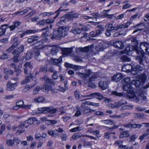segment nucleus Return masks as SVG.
Instances as JSON below:
<instances>
[{"mask_svg":"<svg viewBox=\"0 0 149 149\" xmlns=\"http://www.w3.org/2000/svg\"><path fill=\"white\" fill-rule=\"evenodd\" d=\"M145 92L143 91L142 89H140L137 92L138 96L137 97L133 89L130 90V91L127 92V95L129 98L134 99L136 102H138L140 100L146 101V97L143 95Z\"/></svg>","mask_w":149,"mask_h":149,"instance_id":"f257e3e1","label":"nucleus"},{"mask_svg":"<svg viewBox=\"0 0 149 149\" xmlns=\"http://www.w3.org/2000/svg\"><path fill=\"white\" fill-rule=\"evenodd\" d=\"M147 72L143 73L139 77L138 79H135L131 81V84L134 85L136 87L139 86L141 84L144 83L146 79Z\"/></svg>","mask_w":149,"mask_h":149,"instance_id":"f03ea898","label":"nucleus"},{"mask_svg":"<svg viewBox=\"0 0 149 149\" xmlns=\"http://www.w3.org/2000/svg\"><path fill=\"white\" fill-rule=\"evenodd\" d=\"M57 111L56 108H54L52 107H45L39 108L38 109V111L36 113H46L47 112L51 113H55Z\"/></svg>","mask_w":149,"mask_h":149,"instance_id":"7ed1b4c3","label":"nucleus"},{"mask_svg":"<svg viewBox=\"0 0 149 149\" xmlns=\"http://www.w3.org/2000/svg\"><path fill=\"white\" fill-rule=\"evenodd\" d=\"M136 53L138 55L136 57V59L137 61L139 63L143 65V62L146 61V57L143 54L141 51L138 50H136Z\"/></svg>","mask_w":149,"mask_h":149,"instance_id":"20e7f679","label":"nucleus"},{"mask_svg":"<svg viewBox=\"0 0 149 149\" xmlns=\"http://www.w3.org/2000/svg\"><path fill=\"white\" fill-rule=\"evenodd\" d=\"M139 47L144 53L149 54V43L146 42H141Z\"/></svg>","mask_w":149,"mask_h":149,"instance_id":"39448f33","label":"nucleus"},{"mask_svg":"<svg viewBox=\"0 0 149 149\" xmlns=\"http://www.w3.org/2000/svg\"><path fill=\"white\" fill-rule=\"evenodd\" d=\"M61 8H60L58 10L54 13H53L52 12H45L41 13L40 14V15L42 17H45L47 16H49L51 15L56 14V16L54 17V19L57 18L59 15L60 14V12L62 10H61Z\"/></svg>","mask_w":149,"mask_h":149,"instance_id":"423d86ee","label":"nucleus"},{"mask_svg":"<svg viewBox=\"0 0 149 149\" xmlns=\"http://www.w3.org/2000/svg\"><path fill=\"white\" fill-rule=\"evenodd\" d=\"M76 74L80 77L82 79L85 80L91 74V71L88 69L86 70L85 73H82L79 72H77Z\"/></svg>","mask_w":149,"mask_h":149,"instance_id":"0eeeda50","label":"nucleus"},{"mask_svg":"<svg viewBox=\"0 0 149 149\" xmlns=\"http://www.w3.org/2000/svg\"><path fill=\"white\" fill-rule=\"evenodd\" d=\"M12 42H14V43L11 46L6 50V52H8L9 53L11 52L20 43L17 38L16 37L14 38L12 40Z\"/></svg>","mask_w":149,"mask_h":149,"instance_id":"6e6552de","label":"nucleus"},{"mask_svg":"<svg viewBox=\"0 0 149 149\" xmlns=\"http://www.w3.org/2000/svg\"><path fill=\"white\" fill-rule=\"evenodd\" d=\"M58 29L61 31L60 33L62 37H64L67 35L69 28L68 27L63 26L59 27Z\"/></svg>","mask_w":149,"mask_h":149,"instance_id":"1a4fd4ad","label":"nucleus"},{"mask_svg":"<svg viewBox=\"0 0 149 149\" xmlns=\"http://www.w3.org/2000/svg\"><path fill=\"white\" fill-rule=\"evenodd\" d=\"M131 69L132 73L134 75L137 74L139 71H141L144 69L143 68L138 65H137L136 66L133 65V66H131Z\"/></svg>","mask_w":149,"mask_h":149,"instance_id":"9d476101","label":"nucleus"},{"mask_svg":"<svg viewBox=\"0 0 149 149\" xmlns=\"http://www.w3.org/2000/svg\"><path fill=\"white\" fill-rule=\"evenodd\" d=\"M124 26V24H122L120 25H117L116 26H113L112 24H107L105 26V27L109 28L112 30H117L121 29Z\"/></svg>","mask_w":149,"mask_h":149,"instance_id":"9b49d317","label":"nucleus"},{"mask_svg":"<svg viewBox=\"0 0 149 149\" xmlns=\"http://www.w3.org/2000/svg\"><path fill=\"white\" fill-rule=\"evenodd\" d=\"M123 126L127 128H139L142 126V125L141 124H132L130 122L127 124H124Z\"/></svg>","mask_w":149,"mask_h":149,"instance_id":"f8f14e48","label":"nucleus"},{"mask_svg":"<svg viewBox=\"0 0 149 149\" xmlns=\"http://www.w3.org/2000/svg\"><path fill=\"white\" fill-rule=\"evenodd\" d=\"M17 86V83H13L10 81H8L6 85V90L10 91L14 90L15 89V87Z\"/></svg>","mask_w":149,"mask_h":149,"instance_id":"ddd939ff","label":"nucleus"},{"mask_svg":"<svg viewBox=\"0 0 149 149\" xmlns=\"http://www.w3.org/2000/svg\"><path fill=\"white\" fill-rule=\"evenodd\" d=\"M109 82L106 80H102L99 82V86L102 89L104 90L108 87Z\"/></svg>","mask_w":149,"mask_h":149,"instance_id":"4468645a","label":"nucleus"},{"mask_svg":"<svg viewBox=\"0 0 149 149\" xmlns=\"http://www.w3.org/2000/svg\"><path fill=\"white\" fill-rule=\"evenodd\" d=\"M60 31L58 30L56 31H54L52 35H51V38L52 39H60L62 37L60 32Z\"/></svg>","mask_w":149,"mask_h":149,"instance_id":"2eb2a0df","label":"nucleus"},{"mask_svg":"<svg viewBox=\"0 0 149 149\" xmlns=\"http://www.w3.org/2000/svg\"><path fill=\"white\" fill-rule=\"evenodd\" d=\"M113 45L115 47L120 49H123L124 47V44L121 41H117L114 42Z\"/></svg>","mask_w":149,"mask_h":149,"instance_id":"dca6fc26","label":"nucleus"},{"mask_svg":"<svg viewBox=\"0 0 149 149\" xmlns=\"http://www.w3.org/2000/svg\"><path fill=\"white\" fill-rule=\"evenodd\" d=\"M124 75H123L120 73H119L112 77V80L113 81L118 82L120 81L121 79L124 78Z\"/></svg>","mask_w":149,"mask_h":149,"instance_id":"f3484780","label":"nucleus"},{"mask_svg":"<svg viewBox=\"0 0 149 149\" xmlns=\"http://www.w3.org/2000/svg\"><path fill=\"white\" fill-rule=\"evenodd\" d=\"M25 68L24 69V72L25 74H27L28 73L29 71L30 72V70L28 69V68L29 67V69L31 70L33 68L32 65L31 64L30 62H26L24 65Z\"/></svg>","mask_w":149,"mask_h":149,"instance_id":"a211bd4d","label":"nucleus"},{"mask_svg":"<svg viewBox=\"0 0 149 149\" xmlns=\"http://www.w3.org/2000/svg\"><path fill=\"white\" fill-rule=\"evenodd\" d=\"M93 47V44L90 46H87L83 48H79L77 49L78 50L82 52H86L90 50Z\"/></svg>","mask_w":149,"mask_h":149,"instance_id":"6ab92c4d","label":"nucleus"},{"mask_svg":"<svg viewBox=\"0 0 149 149\" xmlns=\"http://www.w3.org/2000/svg\"><path fill=\"white\" fill-rule=\"evenodd\" d=\"M95 111V110L90 109L89 107H86L83 109L82 113L83 114L85 115L89 113L93 112Z\"/></svg>","mask_w":149,"mask_h":149,"instance_id":"aec40b11","label":"nucleus"},{"mask_svg":"<svg viewBox=\"0 0 149 149\" xmlns=\"http://www.w3.org/2000/svg\"><path fill=\"white\" fill-rule=\"evenodd\" d=\"M63 54L67 56L71 54L72 52L71 49L68 48H64L62 49Z\"/></svg>","mask_w":149,"mask_h":149,"instance_id":"412c9836","label":"nucleus"},{"mask_svg":"<svg viewBox=\"0 0 149 149\" xmlns=\"http://www.w3.org/2000/svg\"><path fill=\"white\" fill-rule=\"evenodd\" d=\"M81 96L84 97H89L91 96L95 97L97 96L101 97L102 99L104 98V97L100 93H91L90 95H88L84 96L82 95Z\"/></svg>","mask_w":149,"mask_h":149,"instance_id":"4be33fe9","label":"nucleus"},{"mask_svg":"<svg viewBox=\"0 0 149 149\" xmlns=\"http://www.w3.org/2000/svg\"><path fill=\"white\" fill-rule=\"evenodd\" d=\"M33 102L37 103H43L45 101V99L42 96L33 99Z\"/></svg>","mask_w":149,"mask_h":149,"instance_id":"5701e85b","label":"nucleus"},{"mask_svg":"<svg viewBox=\"0 0 149 149\" xmlns=\"http://www.w3.org/2000/svg\"><path fill=\"white\" fill-rule=\"evenodd\" d=\"M123 88L124 90L128 92L130 91V90H132L133 89L132 88L130 84H123Z\"/></svg>","mask_w":149,"mask_h":149,"instance_id":"b1692460","label":"nucleus"},{"mask_svg":"<svg viewBox=\"0 0 149 149\" xmlns=\"http://www.w3.org/2000/svg\"><path fill=\"white\" fill-rule=\"evenodd\" d=\"M42 88V90L46 93H48L51 89L52 87L49 85L45 84Z\"/></svg>","mask_w":149,"mask_h":149,"instance_id":"393cba45","label":"nucleus"},{"mask_svg":"<svg viewBox=\"0 0 149 149\" xmlns=\"http://www.w3.org/2000/svg\"><path fill=\"white\" fill-rule=\"evenodd\" d=\"M96 50L98 51H102L105 49L104 46H103V45L101 43H99L95 47Z\"/></svg>","mask_w":149,"mask_h":149,"instance_id":"a878e982","label":"nucleus"},{"mask_svg":"<svg viewBox=\"0 0 149 149\" xmlns=\"http://www.w3.org/2000/svg\"><path fill=\"white\" fill-rule=\"evenodd\" d=\"M36 32L35 30H27L24 33L21 34L20 36V38H22L26 34L34 33Z\"/></svg>","mask_w":149,"mask_h":149,"instance_id":"bb28decb","label":"nucleus"},{"mask_svg":"<svg viewBox=\"0 0 149 149\" xmlns=\"http://www.w3.org/2000/svg\"><path fill=\"white\" fill-rule=\"evenodd\" d=\"M38 40V37L33 36H31L30 38H28L27 41L29 43H31Z\"/></svg>","mask_w":149,"mask_h":149,"instance_id":"cd10ccee","label":"nucleus"},{"mask_svg":"<svg viewBox=\"0 0 149 149\" xmlns=\"http://www.w3.org/2000/svg\"><path fill=\"white\" fill-rule=\"evenodd\" d=\"M52 59L54 64L58 66H59L60 64L62 61V58L61 56L58 59L52 58Z\"/></svg>","mask_w":149,"mask_h":149,"instance_id":"c85d7f7f","label":"nucleus"},{"mask_svg":"<svg viewBox=\"0 0 149 149\" xmlns=\"http://www.w3.org/2000/svg\"><path fill=\"white\" fill-rule=\"evenodd\" d=\"M139 26L138 28H139L138 29L134 30L133 31V33H136L139 31L142 30L143 29H144L145 28V24L144 23H141L139 24H138L137 25L134 26V27H136L137 26Z\"/></svg>","mask_w":149,"mask_h":149,"instance_id":"c756f323","label":"nucleus"},{"mask_svg":"<svg viewBox=\"0 0 149 149\" xmlns=\"http://www.w3.org/2000/svg\"><path fill=\"white\" fill-rule=\"evenodd\" d=\"M43 44V42L42 40H40L35 42L34 44V46L36 47L37 49H42V45Z\"/></svg>","mask_w":149,"mask_h":149,"instance_id":"7c9ffc66","label":"nucleus"},{"mask_svg":"<svg viewBox=\"0 0 149 149\" xmlns=\"http://www.w3.org/2000/svg\"><path fill=\"white\" fill-rule=\"evenodd\" d=\"M36 85V83L34 84L33 85H31L30 86L28 85H26L25 86L24 88L22 90V91L24 93L26 92L30 88H32Z\"/></svg>","mask_w":149,"mask_h":149,"instance_id":"2f4dec72","label":"nucleus"},{"mask_svg":"<svg viewBox=\"0 0 149 149\" xmlns=\"http://www.w3.org/2000/svg\"><path fill=\"white\" fill-rule=\"evenodd\" d=\"M79 16V15L77 13H74L73 14H70L68 15L67 18L68 19H72L73 18H78Z\"/></svg>","mask_w":149,"mask_h":149,"instance_id":"473e14b6","label":"nucleus"},{"mask_svg":"<svg viewBox=\"0 0 149 149\" xmlns=\"http://www.w3.org/2000/svg\"><path fill=\"white\" fill-rule=\"evenodd\" d=\"M83 135H80L78 133H76L72 135L70 138V140H76L80 138L81 137H82Z\"/></svg>","mask_w":149,"mask_h":149,"instance_id":"72a5a7b5","label":"nucleus"},{"mask_svg":"<svg viewBox=\"0 0 149 149\" xmlns=\"http://www.w3.org/2000/svg\"><path fill=\"white\" fill-rule=\"evenodd\" d=\"M86 28L85 27L82 28L81 29L77 28L73 30V32L75 34H80L82 30L86 31Z\"/></svg>","mask_w":149,"mask_h":149,"instance_id":"f704fd0d","label":"nucleus"},{"mask_svg":"<svg viewBox=\"0 0 149 149\" xmlns=\"http://www.w3.org/2000/svg\"><path fill=\"white\" fill-rule=\"evenodd\" d=\"M36 119L35 118H30L28 120L25 121V123H27L31 125L33 124L34 121H36Z\"/></svg>","mask_w":149,"mask_h":149,"instance_id":"c9c22d12","label":"nucleus"},{"mask_svg":"<svg viewBox=\"0 0 149 149\" xmlns=\"http://www.w3.org/2000/svg\"><path fill=\"white\" fill-rule=\"evenodd\" d=\"M42 89V88L40 86H37L34 89L33 92V94L35 95L39 93V91L40 90Z\"/></svg>","mask_w":149,"mask_h":149,"instance_id":"e433bc0d","label":"nucleus"},{"mask_svg":"<svg viewBox=\"0 0 149 149\" xmlns=\"http://www.w3.org/2000/svg\"><path fill=\"white\" fill-rule=\"evenodd\" d=\"M33 56V53L31 52H29L26 54V58L27 60H29Z\"/></svg>","mask_w":149,"mask_h":149,"instance_id":"4c0bfd02","label":"nucleus"},{"mask_svg":"<svg viewBox=\"0 0 149 149\" xmlns=\"http://www.w3.org/2000/svg\"><path fill=\"white\" fill-rule=\"evenodd\" d=\"M28 11V10L27 9H24V10L22 11H18L14 13L13 14V15H22L24 14V13H27Z\"/></svg>","mask_w":149,"mask_h":149,"instance_id":"58836bf2","label":"nucleus"},{"mask_svg":"<svg viewBox=\"0 0 149 149\" xmlns=\"http://www.w3.org/2000/svg\"><path fill=\"white\" fill-rule=\"evenodd\" d=\"M58 51V49L57 47H54L52 49L51 51V54L52 55H56Z\"/></svg>","mask_w":149,"mask_h":149,"instance_id":"ea45409f","label":"nucleus"},{"mask_svg":"<svg viewBox=\"0 0 149 149\" xmlns=\"http://www.w3.org/2000/svg\"><path fill=\"white\" fill-rule=\"evenodd\" d=\"M85 103L86 104L92 106L98 107L100 106V104L99 103H93L88 101H85Z\"/></svg>","mask_w":149,"mask_h":149,"instance_id":"a19ab883","label":"nucleus"},{"mask_svg":"<svg viewBox=\"0 0 149 149\" xmlns=\"http://www.w3.org/2000/svg\"><path fill=\"white\" fill-rule=\"evenodd\" d=\"M8 25L7 24H5L1 25L0 27V37L2 35L4 34V32L5 31V29H2V28L5 26H8Z\"/></svg>","mask_w":149,"mask_h":149,"instance_id":"79ce46f5","label":"nucleus"},{"mask_svg":"<svg viewBox=\"0 0 149 149\" xmlns=\"http://www.w3.org/2000/svg\"><path fill=\"white\" fill-rule=\"evenodd\" d=\"M102 123L105 125H111L113 124V122L111 120H107L102 121Z\"/></svg>","mask_w":149,"mask_h":149,"instance_id":"37998d69","label":"nucleus"},{"mask_svg":"<svg viewBox=\"0 0 149 149\" xmlns=\"http://www.w3.org/2000/svg\"><path fill=\"white\" fill-rule=\"evenodd\" d=\"M121 59L123 61L128 62L131 60L130 58L126 55L123 56L121 57Z\"/></svg>","mask_w":149,"mask_h":149,"instance_id":"c03bdc74","label":"nucleus"},{"mask_svg":"<svg viewBox=\"0 0 149 149\" xmlns=\"http://www.w3.org/2000/svg\"><path fill=\"white\" fill-rule=\"evenodd\" d=\"M44 79L45 82L47 84H54V81L53 80L50 79L47 77L44 78Z\"/></svg>","mask_w":149,"mask_h":149,"instance_id":"a18cd8bd","label":"nucleus"},{"mask_svg":"<svg viewBox=\"0 0 149 149\" xmlns=\"http://www.w3.org/2000/svg\"><path fill=\"white\" fill-rule=\"evenodd\" d=\"M6 144L8 146H13L14 144L13 140H12V139H10L7 140Z\"/></svg>","mask_w":149,"mask_h":149,"instance_id":"49530a36","label":"nucleus"},{"mask_svg":"<svg viewBox=\"0 0 149 149\" xmlns=\"http://www.w3.org/2000/svg\"><path fill=\"white\" fill-rule=\"evenodd\" d=\"M148 134H149V129L147 130L146 132L143 134L142 136H140L139 137V139L142 140L145 137L147 136Z\"/></svg>","mask_w":149,"mask_h":149,"instance_id":"de8ad7c7","label":"nucleus"},{"mask_svg":"<svg viewBox=\"0 0 149 149\" xmlns=\"http://www.w3.org/2000/svg\"><path fill=\"white\" fill-rule=\"evenodd\" d=\"M16 104L19 108H22L24 104V102L22 101H19L16 102Z\"/></svg>","mask_w":149,"mask_h":149,"instance_id":"09e8293b","label":"nucleus"},{"mask_svg":"<svg viewBox=\"0 0 149 149\" xmlns=\"http://www.w3.org/2000/svg\"><path fill=\"white\" fill-rule=\"evenodd\" d=\"M61 140L62 141H65L67 139L68 136L66 134H63L60 136Z\"/></svg>","mask_w":149,"mask_h":149,"instance_id":"8fccbe9b","label":"nucleus"},{"mask_svg":"<svg viewBox=\"0 0 149 149\" xmlns=\"http://www.w3.org/2000/svg\"><path fill=\"white\" fill-rule=\"evenodd\" d=\"M111 93L115 96H118L119 97H121L123 95V93H118L116 91H112Z\"/></svg>","mask_w":149,"mask_h":149,"instance_id":"3c124183","label":"nucleus"},{"mask_svg":"<svg viewBox=\"0 0 149 149\" xmlns=\"http://www.w3.org/2000/svg\"><path fill=\"white\" fill-rule=\"evenodd\" d=\"M130 114L129 113H124L119 115H114V117L116 118H123L126 116H128Z\"/></svg>","mask_w":149,"mask_h":149,"instance_id":"603ef678","label":"nucleus"},{"mask_svg":"<svg viewBox=\"0 0 149 149\" xmlns=\"http://www.w3.org/2000/svg\"><path fill=\"white\" fill-rule=\"evenodd\" d=\"M35 138L37 140H42V135L40 133H38L35 135Z\"/></svg>","mask_w":149,"mask_h":149,"instance_id":"864d4df0","label":"nucleus"},{"mask_svg":"<svg viewBox=\"0 0 149 149\" xmlns=\"http://www.w3.org/2000/svg\"><path fill=\"white\" fill-rule=\"evenodd\" d=\"M74 95L76 99L79 100L80 97V92L78 90H77L74 93Z\"/></svg>","mask_w":149,"mask_h":149,"instance_id":"5fc2aeb1","label":"nucleus"},{"mask_svg":"<svg viewBox=\"0 0 149 149\" xmlns=\"http://www.w3.org/2000/svg\"><path fill=\"white\" fill-rule=\"evenodd\" d=\"M4 72L6 74L8 73L9 74L12 75L13 74V71L12 70H9L7 69L6 68L4 69Z\"/></svg>","mask_w":149,"mask_h":149,"instance_id":"6e6d98bb","label":"nucleus"},{"mask_svg":"<svg viewBox=\"0 0 149 149\" xmlns=\"http://www.w3.org/2000/svg\"><path fill=\"white\" fill-rule=\"evenodd\" d=\"M19 54L17 53L15 56L12 58V59L13 61L15 62H18V58L19 56Z\"/></svg>","mask_w":149,"mask_h":149,"instance_id":"4d7b16f0","label":"nucleus"},{"mask_svg":"<svg viewBox=\"0 0 149 149\" xmlns=\"http://www.w3.org/2000/svg\"><path fill=\"white\" fill-rule=\"evenodd\" d=\"M124 84H131V82H130V79L128 77H126L124 79Z\"/></svg>","mask_w":149,"mask_h":149,"instance_id":"13d9d810","label":"nucleus"},{"mask_svg":"<svg viewBox=\"0 0 149 149\" xmlns=\"http://www.w3.org/2000/svg\"><path fill=\"white\" fill-rule=\"evenodd\" d=\"M39 71L41 72H43L46 73L47 71V68L46 67L41 66L40 69Z\"/></svg>","mask_w":149,"mask_h":149,"instance_id":"bf43d9fd","label":"nucleus"},{"mask_svg":"<svg viewBox=\"0 0 149 149\" xmlns=\"http://www.w3.org/2000/svg\"><path fill=\"white\" fill-rule=\"evenodd\" d=\"M32 106H33L31 104L26 105H25L24 104L22 109H30Z\"/></svg>","mask_w":149,"mask_h":149,"instance_id":"052dcab7","label":"nucleus"},{"mask_svg":"<svg viewBox=\"0 0 149 149\" xmlns=\"http://www.w3.org/2000/svg\"><path fill=\"white\" fill-rule=\"evenodd\" d=\"M30 77H26V79L23 80L21 82V84H24L28 82L30 80Z\"/></svg>","mask_w":149,"mask_h":149,"instance_id":"680f3d73","label":"nucleus"},{"mask_svg":"<svg viewBox=\"0 0 149 149\" xmlns=\"http://www.w3.org/2000/svg\"><path fill=\"white\" fill-rule=\"evenodd\" d=\"M97 75L94 74L91 77L89 78V81H94L95 79H97Z\"/></svg>","mask_w":149,"mask_h":149,"instance_id":"e2e57ef3","label":"nucleus"},{"mask_svg":"<svg viewBox=\"0 0 149 149\" xmlns=\"http://www.w3.org/2000/svg\"><path fill=\"white\" fill-rule=\"evenodd\" d=\"M123 143V141L122 140H118L117 141H116L114 143L115 145L116 146H121V144H122Z\"/></svg>","mask_w":149,"mask_h":149,"instance_id":"0e129e2a","label":"nucleus"},{"mask_svg":"<svg viewBox=\"0 0 149 149\" xmlns=\"http://www.w3.org/2000/svg\"><path fill=\"white\" fill-rule=\"evenodd\" d=\"M24 48V45H20L18 48V52L20 53L23 51Z\"/></svg>","mask_w":149,"mask_h":149,"instance_id":"69168bd1","label":"nucleus"},{"mask_svg":"<svg viewBox=\"0 0 149 149\" xmlns=\"http://www.w3.org/2000/svg\"><path fill=\"white\" fill-rule=\"evenodd\" d=\"M111 133L109 132H106L104 134V137L106 139H109L110 137Z\"/></svg>","mask_w":149,"mask_h":149,"instance_id":"338daca9","label":"nucleus"},{"mask_svg":"<svg viewBox=\"0 0 149 149\" xmlns=\"http://www.w3.org/2000/svg\"><path fill=\"white\" fill-rule=\"evenodd\" d=\"M129 148V147L127 145H124L121 144L118 147L119 149H127Z\"/></svg>","mask_w":149,"mask_h":149,"instance_id":"774afa93","label":"nucleus"}]
</instances>
